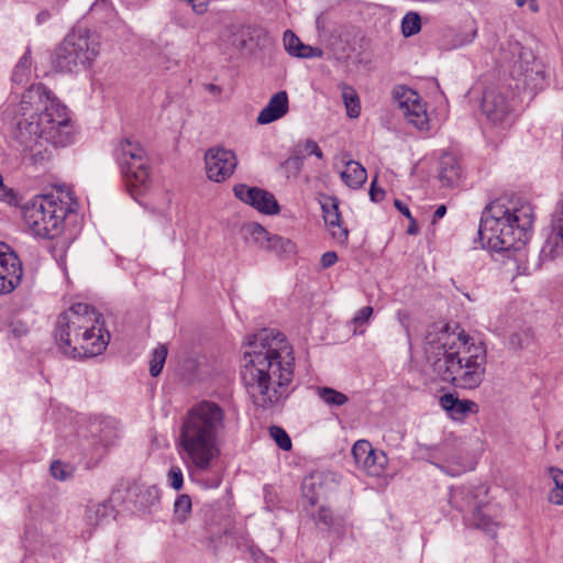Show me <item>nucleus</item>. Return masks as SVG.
Segmentation results:
<instances>
[{
	"label": "nucleus",
	"instance_id": "obj_4",
	"mask_svg": "<svg viewBox=\"0 0 563 563\" xmlns=\"http://www.w3.org/2000/svg\"><path fill=\"white\" fill-rule=\"evenodd\" d=\"M103 317L88 303L77 302L59 314L55 341L67 356L91 357L100 354L109 342Z\"/></svg>",
	"mask_w": 563,
	"mask_h": 563
},
{
	"label": "nucleus",
	"instance_id": "obj_15",
	"mask_svg": "<svg viewBox=\"0 0 563 563\" xmlns=\"http://www.w3.org/2000/svg\"><path fill=\"white\" fill-rule=\"evenodd\" d=\"M118 488L124 492L125 508L132 504L135 509L146 512L157 509L161 503V489L156 485L145 486L136 482L121 484Z\"/></svg>",
	"mask_w": 563,
	"mask_h": 563
},
{
	"label": "nucleus",
	"instance_id": "obj_52",
	"mask_svg": "<svg viewBox=\"0 0 563 563\" xmlns=\"http://www.w3.org/2000/svg\"><path fill=\"white\" fill-rule=\"evenodd\" d=\"M369 196H371V199L375 202L383 200L385 197V191L383 189L376 187L375 180L371 185Z\"/></svg>",
	"mask_w": 563,
	"mask_h": 563
},
{
	"label": "nucleus",
	"instance_id": "obj_23",
	"mask_svg": "<svg viewBox=\"0 0 563 563\" xmlns=\"http://www.w3.org/2000/svg\"><path fill=\"white\" fill-rule=\"evenodd\" d=\"M555 234L550 238L541 250L543 258H554L563 253V199L554 212Z\"/></svg>",
	"mask_w": 563,
	"mask_h": 563
},
{
	"label": "nucleus",
	"instance_id": "obj_14",
	"mask_svg": "<svg viewBox=\"0 0 563 563\" xmlns=\"http://www.w3.org/2000/svg\"><path fill=\"white\" fill-rule=\"evenodd\" d=\"M245 232L260 249L272 252L279 257H288L296 253V244L291 240L272 234L258 223L249 224Z\"/></svg>",
	"mask_w": 563,
	"mask_h": 563
},
{
	"label": "nucleus",
	"instance_id": "obj_29",
	"mask_svg": "<svg viewBox=\"0 0 563 563\" xmlns=\"http://www.w3.org/2000/svg\"><path fill=\"white\" fill-rule=\"evenodd\" d=\"M470 522L474 528L484 531L492 538H495L497 534L498 523L495 520H493L488 514L484 511V507L481 505H477L473 509Z\"/></svg>",
	"mask_w": 563,
	"mask_h": 563
},
{
	"label": "nucleus",
	"instance_id": "obj_2",
	"mask_svg": "<svg viewBox=\"0 0 563 563\" xmlns=\"http://www.w3.org/2000/svg\"><path fill=\"white\" fill-rule=\"evenodd\" d=\"M20 112L13 137L33 164L51 158L48 145L64 147L73 143L67 108L43 84L32 85L23 93Z\"/></svg>",
	"mask_w": 563,
	"mask_h": 563
},
{
	"label": "nucleus",
	"instance_id": "obj_56",
	"mask_svg": "<svg viewBox=\"0 0 563 563\" xmlns=\"http://www.w3.org/2000/svg\"><path fill=\"white\" fill-rule=\"evenodd\" d=\"M264 492H265V503L267 505V508L271 510L272 508H271L269 504L273 503V497L271 496L268 486L264 487Z\"/></svg>",
	"mask_w": 563,
	"mask_h": 563
},
{
	"label": "nucleus",
	"instance_id": "obj_26",
	"mask_svg": "<svg viewBox=\"0 0 563 563\" xmlns=\"http://www.w3.org/2000/svg\"><path fill=\"white\" fill-rule=\"evenodd\" d=\"M284 46L285 49L295 57L312 58L321 57L323 55L321 48L303 44L300 38L290 30H287L284 33Z\"/></svg>",
	"mask_w": 563,
	"mask_h": 563
},
{
	"label": "nucleus",
	"instance_id": "obj_58",
	"mask_svg": "<svg viewBox=\"0 0 563 563\" xmlns=\"http://www.w3.org/2000/svg\"><path fill=\"white\" fill-rule=\"evenodd\" d=\"M49 18V13L47 11H42L37 14L38 22H42Z\"/></svg>",
	"mask_w": 563,
	"mask_h": 563
},
{
	"label": "nucleus",
	"instance_id": "obj_50",
	"mask_svg": "<svg viewBox=\"0 0 563 563\" xmlns=\"http://www.w3.org/2000/svg\"><path fill=\"white\" fill-rule=\"evenodd\" d=\"M338 262V255L333 251L325 252L321 256V265L323 268H329Z\"/></svg>",
	"mask_w": 563,
	"mask_h": 563
},
{
	"label": "nucleus",
	"instance_id": "obj_38",
	"mask_svg": "<svg viewBox=\"0 0 563 563\" xmlns=\"http://www.w3.org/2000/svg\"><path fill=\"white\" fill-rule=\"evenodd\" d=\"M421 30V20L418 13L408 12L401 21V32L404 36L409 37Z\"/></svg>",
	"mask_w": 563,
	"mask_h": 563
},
{
	"label": "nucleus",
	"instance_id": "obj_45",
	"mask_svg": "<svg viewBox=\"0 0 563 563\" xmlns=\"http://www.w3.org/2000/svg\"><path fill=\"white\" fill-rule=\"evenodd\" d=\"M375 450L367 440H358L352 448L353 457H374Z\"/></svg>",
	"mask_w": 563,
	"mask_h": 563
},
{
	"label": "nucleus",
	"instance_id": "obj_11",
	"mask_svg": "<svg viewBox=\"0 0 563 563\" xmlns=\"http://www.w3.org/2000/svg\"><path fill=\"white\" fill-rule=\"evenodd\" d=\"M340 482L339 475L329 471H314L307 475L301 483L303 508L309 512V507H314L325 493Z\"/></svg>",
	"mask_w": 563,
	"mask_h": 563
},
{
	"label": "nucleus",
	"instance_id": "obj_6",
	"mask_svg": "<svg viewBox=\"0 0 563 563\" xmlns=\"http://www.w3.org/2000/svg\"><path fill=\"white\" fill-rule=\"evenodd\" d=\"M450 335L442 333L437 342H428L426 353L434 373L446 383L464 389L479 386L484 378L486 352L483 346L475 353L462 356L449 343Z\"/></svg>",
	"mask_w": 563,
	"mask_h": 563
},
{
	"label": "nucleus",
	"instance_id": "obj_19",
	"mask_svg": "<svg viewBox=\"0 0 563 563\" xmlns=\"http://www.w3.org/2000/svg\"><path fill=\"white\" fill-rule=\"evenodd\" d=\"M310 516L316 527L325 531L329 537H334L338 540H342L345 537L347 521L344 515H335L329 507L320 506L319 509Z\"/></svg>",
	"mask_w": 563,
	"mask_h": 563
},
{
	"label": "nucleus",
	"instance_id": "obj_33",
	"mask_svg": "<svg viewBox=\"0 0 563 563\" xmlns=\"http://www.w3.org/2000/svg\"><path fill=\"white\" fill-rule=\"evenodd\" d=\"M549 474L554 486L551 488L548 500L553 505H563V470L549 467Z\"/></svg>",
	"mask_w": 563,
	"mask_h": 563
},
{
	"label": "nucleus",
	"instance_id": "obj_51",
	"mask_svg": "<svg viewBox=\"0 0 563 563\" xmlns=\"http://www.w3.org/2000/svg\"><path fill=\"white\" fill-rule=\"evenodd\" d=\"M397 320L401 324V327L406 330L407 334H409V321L410 314L407 310H398L396 313Z\"/></svg>",
	"mask_w": 563,
	"mask_h": 563
},
{
	"label": "nucleus",
	"instance_id": "obj_54",
	"mask_svg": "<svg viewBox=\"0 0 563 563\" xmlns=\"http://www.w3.org/2000/svg\"><path fill=\"white\" fill-rule=\"evenodd\" d=\"M446 213V207L444 205L442 206H439L437 208V210L434 211L433 213V220L432 222L434 223L435 221H438L439 219H441L442 217H444V214Z\"/></svg>",
	"mask_w": 563,
	"mask_h": 563
},
{
	"label": "nucleus",
	"instance_id": "obj_37",
	"mask_svg": "<svg viewBox=\"0 0 563 563\" xmlns=\"http://www.w3.org/2000/svg\"><path fill=\"white\" fill-rule=\"evenodd\" d=\"M167 347L164 344L158 345L152 352L150 360V374L153 377H157L164 367L167 357Z\"/></svg>",
	"mask_w": 563,
	"mask_h": 563
},
{
	"label": "nucleus",
	"instance_id": "obj_57",
	"mask_svg": "<svg viewBox=\"0 0 563 563\" xmlns=\"http://www.w3.org/2000/svg\"><path fill=\"white\" fill-rule=\"evenodd\" d=\"M475 36H476V31H473L471 36H467V37H465L464 40H461V41L457 43V45H465V44H468V43H471V42L474 40V37H475Z\"/></svg>",
	"mask_w": 563,
	"mask_h": 563
},
{
	"label": "nucleus",
	"instance_id": "obj_34",
	"mask_svg": "<svg viewBox=\"0 0 563 563\" xmlns=\"http://www.w3.org/2000/svg\"><path fill=\"white\" fill-rule=\"evenodd\" d=\"M357 470L369 476H383L388 460H352Z\"/></svg>",
	"mask_w": 563,
	"mask_h": 563
},
{
	"label": "nucleus",
	"instance_id": "obj_25",
	"mask_svg": "<svg viewBox=\"0 0 563 563\" xmlns=\"http://www.w3.org/2000/svg\"><path fill=\"white\" fill-rule=\"evenodd\" d=\"M462 168L457 157L445 153L440 159L439 178L443 186H456L461 179Z\"/></svg>",
	"mask_w": 563,
	"mask_h": 563
},
{
	"label": "nucleus",
	"instance_id": "obj_39",
	"mask_svg": "<svg viewBox=\"0 0 563 563\" xmlns=\"http://www.w3.org/2000/svg\"><path fill=\"white\" fill-rule=\"evenodd\" d=\"M90 12L106 22L110 21L115 14L109 0H96L90 7Z\"/></svg>",
	"mask_w": 563,
	"mask_h": 563
},
{
	"label": "nucleus",
	"instance_id": "obj_55",
	"mask_svg": "<svg viewBox=\"0 0 563 563\" xmlns=\"http://www.w3.org/2000/svg\"><path fill=\"white\" fill-rule=\"evenodd\" d=\"M410 223L408 225V229H407V232L409 234H417L418 233V225L416 223V220L411 217V219H409Z\"/></svg>",
	"mask_w": 563,
	"mask_h": 563
},
{
	"label": "nucleus",
	"instance_id": "obj_17",
	"mask_svg": "<svg viewBox=\"0 0 563 563\" xmlns=\"http://www.w3.org/2000/svg\"><path fill=\"white\" fill-rule=\"evenodd\" d=\"M194 466L190 468L192 479L199 482L206 488L220 486L224 473L222 460H191Z\"/></svg>",
	"mask_w": 563,
	"mask_h": 563
},
{
	"label": "nucleus",
	"instance_id": "obj_31",
	"mask_svg": "<svg viewBox=\"0 0 563 563\" xmlns=\"http://www.w3.org/2000/svg\"><path fill=\"white\" fill-rule=\"evenodd\" d=\"M314 393L328 407H342L349 401V397L331 387L317 386Z\"/></svg>",
	"mask_w": 563,
	"mask_h": 563
},
{
	"label": "nucleus",
	"instance_id": "obj_20",
	"mask_svg": "<svg viewBox=\"0 0 563 563\" xmlns=\"http://www.w3.org/2000/svg\"><path fill=\"white\" fill-rule=\"evenodd\" d=\"M482 111L494 124L506 123L510 118V109L505 97L495 91L484 93Z\"/></svg>",
	"mask_w": 563,
	"mask_h": 563
},
{
	"label": "nucleus",
	"instance_id": "obj_27",
	"mask_svg": "<svg viewBox=\"0 0 563 563\" xmlns=\"http://www.w3.org/2000/svg\"><path fill=\"white\" fill-rule=\"evenodd\" d=\"M444 474L456 477L476 467V460H428Z\"/></svg>",
	"mask_w": 563,
	"mask_h": 563
},
{
	"label": "nucleus",
	"instance_id": "obj_44",
	"mask_svg": "<svg viewBox=\"0 0 563 563\" xmlns=\"http://www.w3.org/2000/svg\"><path fill=\"white\" fill-rule=\"evenodd\" d=\"M269 433L280 449H291V440L284 429H282L280 427L273 426L269 429Z\"/></svg>",
	"mask_w": 563,
	"mask_h": 563
},
{
	"label": "nucleus",
	"instance_id": "obj_12",
	"mask_svg": "<svg viewBox=\"0 0 563 563\" xmlns=\"http://www.w3.org/2000/svg\"><path fill=\"white\" fill-rule=\"evenodd\" d=\"M23 268L16 253L4 242H0V295H9L22 282Z\"/></svg>",
	"mask_w": 563,
	"mask_h": 563
},
{
	"label": "nucleus",
	"instance_id": "obj_40",
	"mask_svg": "<svg viewBox=\"0 0 563 563\" xmlns=\"http://www.w3.org/2000/svg\"><path fill=\"white\" fill-rule=\"evenodd\" d=\"M31 67V56H30V49L25 52V54L20 58L19 63L16 64L12 80L16 84H22L29 75Z\"/></svg>",
	"mask_w": 563,
	"mask_h": 563
},
{
	"label": "nucleus",
	"instance_id": "obj_13",
	"mask_svg": "<svg viewBox=\"0 0 563 563\" xmlns=\"http://www.w3.org/2000/svg\"><path fill=\"white\" fill-rule=\"evenodd\" d=\"M205 164L208 178L216 183H222L233 175L238 158L231 150L212 147L205 154Z\"/></svg>",
	"mask_w": 563,
	"mask_h": 563
},
{
	"label": "nucleus",
	"instance_id": "obj_47",
	"mask_svg": "<svg viewBox=\"0 0 563 563\" xmlns=\"http://www.w3.org/2000/svg\"><path fill=\"white\" fill-rule=\"evenodd\" d=\"M168 481L170 487H173L175 490L181 489L184 485V476L181 470L177 466H172L168 471Z\"/></svg>",
	"mask_w": 563,
	"mask_h": 563
},
{
	"label": "nucleus",
	"instance_id": "obj_35",
	"mask_svg": "<svg viewBox=\"0 0 563 563\" xmlns=\"http://www.w3.org/2000/svg\"><path fill=\"white\" fill-rule=\"evenodd\" d=\"M49 471L54 478L58 481H68L74 477L76 467L69 460H53Z\"/></svg>",
	"mask_w": 563,
	"mask_h": 563
},
{
	"label": "nucleus",
	"instance_id": "obj_16",
	"mask_svg": "<svg viewBox=\"0 0 563 563\" xmlns=\"http://www.w3.org/2000/svg\"><path fill=\"white\" fill-rule=\"evenodd\" d=\"M233 191L238 199L262 213L277 214L280 210L274 195L265 189L240 184L234 186Z\"/></svg>",
	"mask_w": 563,
	"mask_h": 563
},
{
	"label": "nucleus",
	"instance_id": "obj_36",
	"mask_svg": "<svg viewBox=\"0 0 563 563\" xmlns=\"http://www.w3.org/2000/svg\"><path fill=\"white\" fill-rule=\"evenodd\" d=\"M191 498L187 494L179 495L174 503V516L179 523H184L191 512Z\"/></svg>",
	"mask_w": 563,
	"mask_h": 563
},
{
	"label": "nucleus",
	"instance_id": "obj_48",
	"mask_svg": "<svg viewBox=\"0 0 563 563\" xmlns=\"http://www.w3.org/2000/svg\"><path fill=\"white\" fill-rule=\"evenodd\" d=\"M0 200L11 203L14 200V194L12 189L8 188L3 184L2 175L0 174Z\"/></svg>",
	"mask_w": 563,
	"mask_h": 563
},
{
	"label": "nucleus",
	"instance_id": "obj_46",
	"mask_svg": "<svg viewBox=\"0 0 563 563\" xmlns=\"http://www.w3.org/2000/svg\"><path fill=\"white\" fill-rule=\"evenodd\" d=\"M372 314H373V308L371 306H366V307L361 308L356 312L354 318L352 319V323L354 324V332H356V329L358 327H362L365 323H367L368 320L371 319Z\"/></svg>",
	"mask_w": 563,
	"mask_h": 563
},
{
	"label": "nucleus",
	"instance_id": "obj_3",
	"mask_svg": "<svg viewBox=\"0 0 563 563\" xmlns=\"http://www.w3.org/2000/svg\"><path fill=\"white\" fill-rule=\"evenodd\" d=\"M534 211L530 202H490L483 211L478 235L495 252L520 251L532 233Z\"/></svg>",
	"mask_w": 563,
	"mask_h": 563
},
{
	"label": "nucleus",
	"instance_id": "obj_9",
	"mask_svg": "<svg viewBox=\"0 0 563 563\" xmlns=\"http://www.w3.org/2000/svg\"><path fill=\"white\" fill-rule=\"evenodd\" d=\"M98 53L99 43L88 30H73L56 47L53 67L62 73H73L79 65L92 62Z\"/></svg>",
	"mask_w": 563,
	"mask_h": 563
},
{
	"label": "nucleus",
	"instance_id": "obj_21",
	"mask_svg": "<svg viewBox=\"0 0 563 563\" xmlns=\"http://www.w3.org/2000/svg\"><path fill=\"white\" fill-rule=\"evenodd\" d=\"M288 112V96L286 91H278L272 96L268 103L260 111L256 122L258 124H268Z\"/></svg>",
	"mask_w": 563,
	"mask_h": 563
},
{
	"label": "nucleus",
	"instance_id": "obj_5",
	"mask_svg": "<svg viewBox=\"0 0 563 563\" xmlns=\"http://www.w3.org/2000/svg\"><path fill=\"white\" fill-rule=\"evenodd\" d=\"M224 410L210 400L194 405L186 413L180 429V445L190 457H218L221 454L220 434L224 430Z\"/></svg>",
	"mask_w": 563,
	"mask_h": 563
},
{
	"label": "nucleus",
	"instance_id": "obj_1",
	"mask_svg": "<svg viewBox=\"0 0 563 563\" xmlns=\"http://www.w3.org/2000/svg\"><path fill=\"white\" fill-rule=\"evenodd\" d=\"M294 369V350L286 335L274 329H263L247 344L241 378L253 404L268 409L289 396Z\"/></svg>",
	"mask_w": 563,
	"mask_h": 563
},
{
	"label": "nucleus",
	"instance_id": "obj_22",
	"mask_svg": "<svg viewBox=\"0 0 563 563\" xmlns=\"http://www.w3.org/2000/svg\"><path fill=\"white\" fill-rule=\"evenodd\" d=\"M88 430L91 437L98 438L104 446H108L118 437L119 426L110 417H93L89 421Z\"/></svg>",
	"mask_w": 563,
	"mask_h": 563
},
{
	"label": "nucleus",
	"instance_id": "obj_43",
	"mask_svg": "<svg viewBox=\"0 0 563 563\" xmlns=\"http://www.w3.org/2000/svg\"><path fill=\"white\" fill-rule=\"evenodd\" d=\"M303 166V156L292 151L291 156L286 159L283 167L286 169L288 175L297 176Z\"/></svg>",
	"mask_w": 563,
	"mask_h": 563
},
{
	"label": "nucleus",
	"instance_id": "obj_53",
	"mask_svg": "<svg viewBox=\"0 0 563 563\" xmlns=\"http://www.w3.org/2000/svg\"><path fill=\"white\" fill-rule=\"evenodd\" d=\"M394 206L397 208V210L404 214L407 219H411V213H410V210L409 208L402 202L400 201L399 199H395L394 201Z\"/></svg>",
	"mask_w": 563,
	"mask_h": 563
},
{
	"label": "nucleus",
	"instance_id": "obj_42",
	"mask_svg": "<svg viewBox=\"0 0 563 563\" xmlns=\"http://www.w3.org/2000/svg\"><path fill=\"white\" fill-rule=\"evenodd\" d=\"M343 99L346 108L347 115L350 118H357L360 115L358 99L354 90L344 91Z\"/></svg>",
	"mask_w": 563,
	"mask_h": 563
},
{
	"label": "nucleus",
	"instance_id": "obj_32",
	"mask_svg": "<svg viewBox=\"0 0 563 563\" xmlns=\"http://www.w3.org/2000/svg\"><path fill=\"white\" fill-rule=\"evenodd\" d=\"M222 534L225 537H231L239 549L251 550L253 545V541L250 538L247 531L242 528L238 529L233 527L231 520H228L225 523L222 530Z\"/></svg>",
	"mask_w": 563,
	"mask_h": 563
},
{
	"label": "nucleus",
	"instance_id": "obj_59",
	"mask_svg": "<svg viewBox=\"0 0 563 563\" xmlns=\"http://www.w3.org/2000/svg\"><path fill=\"white\" fill-rule=\"evenodd\" d=\"M529 0H516L518 7H523Z\"/></svg>",
	"mask_w": 563,
	"mask_h": 563
},
{
	"label": "nucleus",
	"instance_id": "obj_49",
	"mask_svg": "<svg viewBox=\"0 0 563 563\" xmlns=\"http://www.w3.org/2000/svg\"><path fill=\"white\" fill-rule=\"evenodd\" d=\"M321 208L323 214H328V212H336L339 211V203L335 198H327L322 203Z\"/></svg>",
	"mask_w": 563,
	"mask_h": 563
},
{
	"label": "nucleus",
	"instance_id": "obj_18",
	"mask_svg": "<svg viewBox=\"0 0 563 563\" xmlns=\"http://www.w3.org/2000/svg\"><path fill=\"white\" fill-rule=\"evenodd\" d=\"M125 505L124 492L120 488H114L110 497L99 504L88 506L86 509V519L90 526H99L110 518H114L117 506Z\"/></svg>",
	"mask_w": 563,
	"mask_h": 563
},
{
	"label": "nucleus",
	"instance_id": "obj_28",
	"mask_svg": "<svg viewBox=\"0 0 563 563\" xmlns=\"http://www.w3.org/2000/svg\"><path fill=\"white\" fill-rule=\"evenodd\" d=\"M341 178L346 186L356 189L365 184L367 173L360 163L355 161H346L345 169L341 172Z\"/></svg>",
	"mask_w": 563,
	"mask_h": 563
},
{
	"label": "nucleus",
	"instance_id": "obj_8",
	"mask_svg": "<svg viewBox=\"0 0 563 563\" xmlns=\"http://www.w3.org/2000/svg\"><path fill=\"white\" fill-rule=\"evenodd\" d=\"M114 157L132 198L136 199L150 189L151 162L139 141L132 137L122 139L115 146Z\"/></svg>",
	"mask_w": 563,
	"mask_h": 563
},
{
	"label": "nucleus",
	"instance_id": "obj_7",
	"mask_svg": "<svg viewBox=\"0 0 563 563\" xmlns=\"http://www.w3.org/2000/svg\"><path fill=\"white\" fill-rule=\"evenodd\" d=\"M77 202L69 190L57 189L34 197L23 207L22 216L35 236L54 239L62 233L65 218L75 212Z\"/></svg>",
	"mask_w": 563,
	"mask_h": 563
},
{
	"label": "nucleus",
	"instance_id": "obj_24",
	"mask_svg": "<svg viewBox=\"0 0 563 563\" xmlns=\"http://www.w3.org/2000/svg\"><path fill=\"white\" fill-rule=\"evenodd\" d=\"M440 405L454 420H463L467 413H474L478 410V406L475 401L459 399L453 394H444L441 396Z\"/></svg>",
	"mask_w": 563,
	"mask_h": 563
},
{
	"label": "nucleus",
	"instance_id": "obj_60",
	"mask_svg": "<svg viewBox=\"0 0 563 563\" xmlns=\"http://www.w3.org/2000/svg\"><path fill=\"white\" fill-rule=\"evenodd\" d=\"M91 467H92V465H91L90 463H87V464H86V468H87V470H89V468H91Z\"/></svg>",
	"mask_w": 563,
	"mask_h": 563
},
{
	"label": "nucleus",
	"instance_id": "obj_30",
	"mask_svg": "<svg viewBox=\"0 0 563 563\" xmlns=\"http://www.w3.org/2000/svg\"><path fill=\"white\" fill-rule=\"evenodd\" d=\"M323 220L331 236L339 243L345 244L349 238V230L342 225L340 212H328V214H323Z\"/></svg>",
	"mask_w": 563,
	"mask_h": 563
},
{
	"label": "nucleus",
	"instance_id": "obj_10",
	"mask_svg": "<svg viewBox=\"0 0 563 563\" xmlns=\"http://www.w3.org/2000/svg\"><path fill=\"white\" fill-rule=\"evenodd\" d=\"M393 98L410 124L419 130L428 128V117L419 95L407 86H396Z\"/></svg>",
	"mask_w": 563,
	"mask_h": 563
},
{
	"label": "nucleus",
	"instance_id": "obj_41",
	"mask_svg": "<svg viewBox=\"0 0 563 563\" xmlns=\"http://www.w3.org/2000/svg\"><path fill=\"white\" fill-rule=\"evenodd\" d=\"M294 151L303 157L307 155H314L319 159L323 158L322 151L320 150L318 143L313 140H305L301 142H298L294 148Z\"/></svg>",
	"mask_w": 563,
	"mask_h": 563
}]
</instances>
